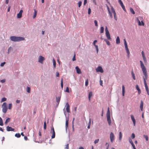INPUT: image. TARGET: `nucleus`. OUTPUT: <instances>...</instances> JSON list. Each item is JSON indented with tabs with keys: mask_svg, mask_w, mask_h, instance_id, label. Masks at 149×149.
<instances>
[{
	"mask_svg": "<svg viewBox=\"0 0 149 149\" xmlns=\"http://www.w3.org/2000/svg\"><path fill=\"white\" fill-rule=\"evenodd\" d=\"M140 66L141 68L143 74L144 75L143 78L146 90L147 92V94L148 95H149V90L146 81V80L147 79L148 77L147 70L144 64L141 61H140Z\"/></svg>",
	"mask_w": 149,
	"mask_h": 149,
	"instance_id": "f257e3e1",
	"label": "nucleus"
},
{
	"mask_svg": "<svg viewBox=\"0 0 149 149\" xmlns=\"http://www.w3.org/2000/svg\"><path fill=\"white\" fill-rule=\"evenodd\" d=\"M10 39L11 40L13 41H19L24 40L25 39L23 37H16L15 36H11Z\"/></svg>",
	"mask_w": 149,
	"mask_h": 149,
	"instance_id": "f03ea898",
	"label": "nucleus"
},
{
	"mask_svg": "<svg viewBox=\"0 0 149 149\" xmlns=\"http://www.w3.org/2000/svg\"><path fill=\"white\" fill-rule=\"evenodd\" d=\"M107 120L109 125H111V121L110 117V112L109 107L108 108V110L107 113Z\"/></svg>",
	"mask_w": 149,
	"mask_h": 149,
	"instance_id": "7ed1b4c3",
	"label": "nucleus"
},
{
	"mask_svg": "<svg viewBox=\"0 0 149 149\" xmlns=\"http://www.w3.org/2000/svg\"><path fill=\"white\" fill-rule=\"evenodd\" d=\"M124 45L125 47V50L126 51V53H127V56L128 58H129L130 57V52L128 47V46L127 45V43L126 40L124 39Z\"/></svg>",
	"mask_w": 149,
	"mask_h": 149,
	"instance_id": "20e7f679",
	"label": "nucleus"
},
{
	"mask_svg": "<svg viewBox=\"0 0 149 149\" xmlns=\"http://www.w3.org/2000/svg\"><path fill=\"white\" fill-rule=\"evenodd\" d=\"M50 133L52 134L51 136L52 138L54 139L55 138V133L54 127H53V125H52L51 127V130L50 132Z\"/></svg>",
	"mask_w": 149,
	"mask_h": 149,
	"instance_id": "39448f33",
	"label": "nucleus"
},
{
	"mask_svg": "<svg viewBox=\"0 0 149 149\" xmlns=\"http://www.w3.org/2000/svg\"><path fill=\"white\" fill-rule=\"evenodd\" d=\"M2 107L3 112L4 113H6L7 110V104L6 102H4L3 103L2 105Z\"/></svg>",
	"mask_w": 149,
	"mask_h": 149,
	"instance_id": "423d86ee",
	"label": "nucleus"
},
{
	"mask_svg": "<svg viewBox=\"0 0 149 149\" xmlns=\"http://www.w3.org/2000/svg\"><path fill=\"white\" fill-rule=\"evenodd\" d=\"M110 139L111 142L112 143L114 140V136L112 132L110 133Z\"/></svg>",
	"mask_w": 149,
	"mask_h": 149,
	"instance_id": "0eeeda50",
	"label": "nucleus"
},
{
	"mask_svg": "<svg viewBox=\"0 0 149 149\" xmlns=\"http://www.w3.org/2000/svg\"><path fill=\"white\" fill-rule=\"evenodd\" d=\"M118 2L120 5L122 7L123 10L125 12H126V10L125 8V6H124L122 1L121 0H119Z\"/></svg>",
	"mask_w": 149,
	"mask_h": 149,
	"instance_id": "6e6552de",
	"label": "nucleus"
},
{
	"mask_svg": "<svg viewBox=\"0 0 149 149\" xmlns=\"http://www.w3.org/2000/svg\"><path fill=\"white\" fill-rule=\"evenodd\" d=\"M45 58L42 56H40L38 58V62L42 64L43 63V61L45 60Z\"/></svg>",
	"mask_w": 149,
	"mask_h": 149,
	"instance_id": "1a4fd4ad",
	"label": "nucleus"
},
{
	"mask_svg": "<svg viewBox=\"0 0 149 149\" xmlns=\"http://www.w3.org/2000/svg\"><path fill=\"white\" fill-rule=\"evenodd\" d=\"M97 72H100L101 73H103L104 72L101 66H98L96 69Z\"/></svg>",
	"mask_w": 149,
	"mask_h": 149,
	"instance_id": "9d476101",
	"label": "nucleus"
},
{
	"mask_svg": "<svg viewBox=\"0 0 149 149\" xmlns=\"http://www.w3.org/2000/svg\"><path fill=\"white\" fill-rule=\"evenodd\" d=\"M141 54L143 60V61L145 63H146L147 62L145 56V53L143 51H142L141 52Z\"/></svg>",
	"mask_w": 149,
	"mask_h": 149,
	"instance_id": "9b49d317",
	"label": "nucleus"
},
{
	"mask_svg": "<svg viewBox=\"0 0 149 149\" xmlns=\"http://www.w3.org/2000/svg\"><path fill=\"white\" fill-rule=\"evenodd\" d=\"M66 110L67 112H70V106L68 102L66 104Z\"/></svg>",
	"mask_w": 149,
	"mask_h": 149,
	"instance_id": "f8f14e48",
	"label": "nucleus"
},
{
	"mask_svg": "<svg viewBox=\"0 0 149 149\" xmlns=\"http://www.w3.org/2000/svg\"><path fill=\"white\" fill-rule=\"evenodd\" d=\"M23 12L22 10H20L19 13L17 15V18H20L22 17V13Z\"/></svg>",
	"mask_w": 149,
	"mask_h": 149,
	"instance_id": "ddd939ff",
	"label": "nucleus"
},
{
	"mask_svg": "<svg viewBox=\"0 0 149 149\" xmlns=\"http://www.w3.org/2000/svg\"><path fill=\"white\" fill-rule=\"evenodd\" d=\"M111 11L113 13V14L114 15V17L115 19V20L116 21L117 20V16L116 15V14L115 12V11L114 10V9L112 8L111 9Z\"/></svg>",
	"mask_w": 149,
	"mask_h": 149,
	"instance_id": "4468645a",
	"label": "nucleus"
},
{
	"mask_svg": "<svg viewBox=\"0 0 149 149\" xmlns=\"http://www.w3.org/2000/svg\"><path fill=\"white\" fill-rule=\"evenodd\" d=\"M6 130L8 131H14L15 130V129L14 128H13L11 127H10L9 126H7L6 127Z\"/></svg>",
	"mask_w": 149,
	"mask_h": 149,
	"instance_id": "2eb2a0df",
	"label": "nucleus"
},
{
	"mask_svg": "<svg viewBox=\"0 0 149 149\" xmlns=\"http://www.w3.org/2000/svg\"><path fill=\"white\" fill-rule=\"evenodd\" d=\"M78 74H80L81 73V70L79 68L78 66H76L75 68Z\"/></svg>",
	"mask_w": 149,
	"mask_h": 149,
	"instance_id": "dca6fc26",
	"label": "nucleus"
},
{
	"mask_svg": "<svg viewBox=\"0 0 149 149\" xmlns=\"http://www.w3.org/2000/svg\"><path fill=\"white\" fill-rule=\"evenodd\" d=\"M131 119H132V120L133 122L134 125H135V124L136 120H135V119L134 118V117L133 115H131Z\"/></svg>",
	"mask_w": 149,
	"mask_h": 149,
	"instance_id": "f3484780",
	"label": "nucleus"
},
{
	"mask_svg": "<svg viewBox=\"0 0 149 149\" xmlns=\"http://www.w3.org/2000/svg\"><path fill=\"white\" fill-rule=\"evenodd\" d=\"M122 95L123 96H124L125 93V87L124 85H123L122 86Z\"/></svg>",
	"mask_w": 149,
	"mask_h": 149,
	"instance_id": "a211bd4d",
	"label": "nucleus"
},
{
	"mask_svg": "<svg viewBox=\"0 0 149 149\" xmlns=\"http://www.w3.org/2000/svg\"><path fill=\"white\" fill-rule=\"evenodd\" d=\"M61 96H59L58 97H57L56 98V102L58 103V104H59V102H60V99H61Z\"/></svg>",
	"mask_w": 149,
	"mask_h": 149,
	"instance_id": "6ab92c4d",
	"label": "nucleus"
},
{
	"mask_svg": "<svg viewBox=\"0 0 149 149\" xmlns=\"http://www.w3.org/2000/svg\"><path fill=\"white\" fill-rule=\"evenodd\" d=\"M93 95V93L92 92H90L88 94V98L89 100L90 101L91 100V97Z\"/></svg>",
	"mask_w": 149,
	"mask_h": 149,
	"instance_id": "aec40b11",
	"label": "nucleus"
},
{
	"mask_svg": "<svg viewBox=\"0 0 149 149\" xmlns=\"http://www.w3.org/2000/svg\"><path fill=\"white\" fill-rule=\"evenodd\" d=\"M116 43L117 44H118L120 43V40L119 37H118V36L116 38Z\"/></svg>",
	"mask_w": 149,
	"mask_h": 149,
	"instance_id": "412c9836",
	"label": "nucleus"
},
{
	"mask_svg": "<svg viewBox=\"0 0 149 149\" xmlns=\"http://www.w3.org/2000/svg\"><path fill=\"white\" fill-rule=\"evenodd\" d=\"M105 31L106 32V35L110 34L109 31L107 27V26L105 27Z\"/></svg>",
	"mask_w": 149,
	"mask_h": 149,
	"instance_id": "4be33fe9",
	"label": "nucleus"
},
{
	"mask_svg": "<svg viewBox=\"0 0 149 149\" xmlns=\"http://www.w3.org/2000/svg\"><path fill=\"white\" fill-rule=\"evenodd\" d=\"M143 102L142 101H141V103L140 104V109L142 111H143Z\"/></svg>",
	"mask_w": 149,
	"mask_h": 149,
	"instance_id": "5701e85b",
	"label": "nucleus"
},
{
	"mask_svg": "<svg viewBox=\"0 0 149 149\" xmlns=\"http://www.w3.org/2000/svg\"><path fill=\"white\" fill-rule=\"evenodd\" d=\"M122 134L121 132L119 133V139L120 141L122 139Z\"/></svg>",
	"mask_w": 149,
	"mask_h": 149,
	"instance_id": "b1692460",
	"label": "nucleus"
},
{
	"mask_svg": "<svg viewBox=\"0 0 149 149\" xmlns=\"http://www.w3.org/2000/svg\"><path fill=\"white\" fill-rule=\"evenodd\" d=\"M37 14V11L35 10H34V14L33 16V18H34L36 17Z\"/></svg>",
	"mask_w": 149,
	"mask_h": 149,
	"instance_id": "393cba45",
	"label": "nucleus"
},
{
	"mask_svg": "<svg viewBox=\"0 0 149 149\" xmlns=\"http://www.w3.org/2000/svg\"><path fill=\"white\" fill-rule=\"evenodd\" d=\"M130 12L131 13H132L133 14H135V12H134V10L133 9V8H132L131 7H130Z\"/></svg>",
	"mask_w": 149,
	"mask_h": 149,
	"instance_id": "a878e982",
	"label": "nucleus"
},
{
	"mask_svg": "<svg viewBox=\"0 0 149 149\" xmlns=\"http://www.w3.org/2000/svg\"><path fill=\"white\" fill-rule=\"evenodd\" d=\"M131 73H132V76L133 79L134 80H135V78L134 74V72H133L132 70V71Z\"/></svg>",
	"mask_w": 149,
	"mask_h": 149,
	"instance_id": "bb28decb",
	"label": "nucleus"
},
{
	"mask_svg": "<svg viewBox=\"0 0 149 149\" xmlns=\"http://www.w3.org/2000/svg\"><path fill=\"white\" fill-rule=\"evenodd\" d=\"M53 61L54 67V68H56V62L55 60V59L54 58H53Z\"/></svg>",
	"mask_w": 149,
	"mask_h": 149,
	"instance_id": "cd10ccee",
	"label": "nucleus"
},
{
	"mask_svg": "<svg viewBox=\"0 0 149 149\" xmlns=\"http://www.w3.org/2000/svg\"><path fill=\"white\" fill-rule=\"evenodd\" d=\"M3 125L2 119L1 117H0V125L3 126Z\"/></svg>",
	"mask_w": 149,
	"mask_h": 149,
	"instance_id": "c85d7f7f",
	"label": "nucleus"
},
{
	"mask_svg": "<svg viewBox=\"0 0 149 149\" xmlns=\"http://www.w3.org/2000/svg\"><path fill=\"white\" fill-rule=\"evenodd\" d=\"M10 118H7L5 123V124H7L8 123L10 122Z\"/></svg>",
	"mask_w": 149,
	"mask_h": 149,
	"instance_id": "c756f323",
	"label": "nucleus"
},
{
	"mask_svg": "<svg viewBox=\"0 0 149 149\" xmlns=\"http://www.w3.org/2000/svg\"><path fill=\"white\" fill-rule=\"evenodd\" d=\"M104 31V28L103 27H101L100 28V32L101 33H103Z\"/></svg>",
	"mask_w": 149,
	"mask_h": 149,
	"instance_id": "7c9ffc66",
	"label": "nucleus"
},
{
	"mask_svg": "<svg viewBox=\"0 0 149 149\" xmlns=\"http://www.w3.org/2000/svg\"><path fill=\"white\" fill-rule=\"evenodd\" d=\"M104 41L106 42L107 43V44L108 45H110V43L109 42L108 40H107L104 39Z\"/></svg>",
	"mask_w": 149,
	"mask_h": 149,
	"instance_id": "2f4dec72",
	"label": "nucleus"
},
{
	"mask_svg": "<svg viewBox=\"0 0 149 149\" xmlns=\"http://www.w3.org/2000/svg\"><path fill=\"white\" fill-rule=\"evenodd\" d=\"M15 136L17 138H19L21 136V135L19 133H17L15 134Z\"/></svg>",
	"mask_w": 149,
	"mask_h": 149,
	"instance_id": "473e14b6",
	"label": "nucleus"
},
{
	"mask_svg": "<svg viewBox=\"0 0 149 149\" xmlns=\"http://www.w3.org/2000/svg\"><path fill=\"white\" fill-rule=\"evenodd\" d=\"M46 127H47V125H46V122L45 121L44 123V128L45 130L46 129Z\"/></svg>",
	"mask_w": 149,
	"mask_h": 149,
	"instance_id": "72a5a7b5",
	"label": "nucleus"
},
{
	"mask_svg": "<svg viewBox=\"0 0 149 149\" xmlns=\"http://www.w3.org/2000/svg\"><path fill=\"white\" fill-rule=\"evenodd\" d=\"M106 36L108 40H110L111 39L110 34L106 35Z\"/></svg>",
	"mask_w": 149,
	"mask_h": 149,
	"instance_id": "f704fd0d",
	"label": "nucleus"
},
{
	"mask_svg": "<svg viewBox=\"0 0 149 149\" xmlns=\"http://www.w3.org/2000/svg\"><path fill=\"white\" fill-rule=\"evenodd\" d=\"M27 91L28 93L30 92V88L29 87H27Z\"/></svg>",
	"mask_w": 149,
	"mask_h": 149,
	"instance_id": "c9c22d12",
	"label": "nucleus"
},
{
	"mask_svg": "<svg viewBox=\"0 0 149 149\" xmlns=\"http://www.w3.org/2000/svg\"><path fill=\"white\" fill-rule=\"evenodd\" d=\"M136 88L137 89V90L138 91V93H139L140 92V89L139 88V86L138 85H136Z\"/></svg>",
	"mask_w": 149,
	"mask_h": 149,
	"instance_id": "e433bc0d",
	"label": "nucleus"
},
{
	"mask_svg": "<svg viewBox=\"0 0 149 149\" xmlns=\"http://www.w3.org/2000/svg\"><path fill=\"white\" fill-rule=\"evenodd\" d=\"M94 46H95V49H96L97 51V53H98V46L97 45H94Z\"/></svg>",
	"mask_w": 149,
	"mask_h": 149,
	"instance_id": "4c0bfd02",
	"label": "nucleus"
},
{
	"mask_svg": "<svg viewBox=\"0 0 149 149\" xmlns=\"http://www.w3.org/2000/svg\"><path fill=\"white\" fill-rule=\"evenodd\" d=\"M143 136L144 138H145L146 140L148 141V136L147 135H144Z\"/></svg>",
	"mask_w": 149,
	"mask_h": 149,
	"instance_id": "58836bf2",
	"label": "nucleus"
},
{
	"mask_svg": "<svg viewBox=\"0 0 149 149\" xmlns=\"http://www.w3.org/2000/svg\"><path fill=\"white\" fill-rule=\"evenodd\" d=\"M129 141L130 143L132 144H133V141L130 138H129Z\"/></svg>",
	"mask_w": 149,
	"mask_h": 149,
	"instance_id": "ea45409f",
	"label": "nucleus"
},
{
	"mask_svg": "<svg viewBox=\"0 0 149 149\" xmlns=\"http://www.w3.org/2000/svg\"><path fill=\"white\" fill-rule=\"evenodd\" d=\"M12 107V104H9L8 105V109H11Z\"/></svg>",
	"mask_w": 149,
	"mask_h": 149,
	"instance_id": "a19ab883",
	"label": "nucleus"
},
{
	"mask_svg": "<svg viewBox=\"0 0 149 149\" xmlns=\"http://www.w3.org/2000/svg\"><path fill=\"white\" fill-rule=\"evenodd\" d=\"M108 11H109V14L110 15V17L111 18H112V14L109 11V9L108 7Z\"/></svg>",
	"mask_w": 149,
	"mask_h": 149,
	"instance_id": "79ce46f5",
	"label": "nucleus"
},
{
	"mask_svg": "<svg viewBox=\"0 0 149 149\" xmlns=\"http://www.w3.org/2000/svg\"><path fill=\"white\" fill-rule=\"evenodd\" d=\"M82 2L81 1H80L78 2V7H80L81 6Z\"/></svg>",
	"mask_w": 149,
	"mask_h": 149,
	"instance_id": "37998d69",
	"label": "nucleus"
},
{
	"mask_svg": "<svg viewBox=\"0 0 149 149\" xmlns=\"http://www.w3.org/2000/svg\"><path fill=\"white\" fill-rule=\"evenodd\" d=\"M90 124H91V119L90 118L89 122V123H88V126L87 127V128L88 129H89L90 128Z\"/></svg>",
	"mask_w": 149,
	"mask_h": 149,
	"instance_id": "c03bdc74",
	"label": "nucleus"
},
{
	"mask_svg": "<svg viewBox=\"0 0 149 149\" xmlns=\"http://www.w3.org/2000/svg\"><path fill=\"white\" fill-rule=\"evenodd\" d=\"M6 98L5 97H3L2 99L1 102H3L6 101Z\"/></svg>",
	"mask_w": 149,
	"mask_h": 149,
	"instance_id": "a18cd8bd",
	"label": "nucleus"
},
{
	"mask_svg": "<svg viewBox=\"0 0 149 149\" xmlns=\"http://www.w3.org/2000/svg\"><path fill=\"white\" fill-rule=\"evenodd\" d=\"M88 85V80L87 79L85 81V85L87 86Z\"/></svg>",
	"mask_w": 149,
	"mask_h": 149,
	"instance_id": "49530a36",
	"label": "nucleus"
},
{
	"mask_svg": "<svg viewBox=\"0 0 149 149\" xmlns=\"http://www.w3.org/2000/svg\"><path fill=\"white\" fill-rule=\"evenodd\" d=\"M94 22L95 24V26H98V24L97 23V20H95L94 21Z\"/></svg>",
	"mask_w": 149,
	"mask_h": 149,
	"instance_id": "de8ad7c7",
	"label": "nucleus"
},
{
	"mask_svg": "<svg viewBox=\"0 0 149 149\" xmlns=\"http://www.w3.org/2000/svg\"><path fill=\"white\" fill-rule=\"evenodd\" d=\"M135 134L134 133H132L131 135V137L132 139H133L135 138Z\"/></svg>",
	"mask_w": 149,
	"mask_h": 149,
	"instance_id": "09e8293b",
	"label": "nucleus"
},
{
	"mask_svg": "<svg viewBox=\"0 0 149 149\" xmlns=\"http://www.w3.org/2000/svg\"><path fill=\"white\" fill-rule=\"evenodd\" d=\"M106 145L107 146L106 147V149H108L109 146V144L108 143H106Z\"/></svg>",
	"mask_w": 149,
	"mask_h": 149,
	"instance_id": "8fccbe9b",
	"label": "nucleus"
},
{
	"mask_svg": "<svg viewBox=\"0 0 149 149\" xmlns=\"http://www.w3.org/2000/svg\"><path fill=\"white\" fill-rule=\"evenodd\" d=\"M61 86L62 88H63V79L62 78L61 82Z\"/></svg>",
	"mask_w": 149,
	"mask_h": 149,
	"instance_id": "3c124183",
	"label": "nucleus"
},
{
	"mask_svg": "<svg viewBox=\"0 0 149 149\" xmlns=\"http://www.w3.org/2000/svg\"><path fill=\"white\" fill-rule=\"evenodd\" d=\"M99 141V139H96L94 142V143L95 144H96V143H98Z\"/></svg>",
	"mask_w": 149,
	"mask_h": 149,
	"instance_id": "603ef678",
	"label": "nucleus"
},
{
	"mask_svg": "<svg viewBox=\"0 0 149 149\" xmlns=\"http://www.w3.org/2000/svg\"><path fill=\"white\" fill-rule=\"evenodd\" d=\"M91 12V10L90 8H89L88 9V14H90Z\"/></svg>",
	"mask_w": 149,
	"mask_h": 149,
	"instance_id": "864d4df0",
	"label": "nucleus"
},
{
	"mask_svg": "<svg viewBox=\"0 0 149 149\" xmlns=\"http://www.w3.org/2000/svg\"><path fill=\"white\" fill-rule=\"evenodd\" d=\"M68 120H66V123H65V126H66V127H68Z\"/></svg>",
	"mask_w": 149,
	"mask_h": 149,
	"instance_id": "5fc2aeb1",
	"label": "nucleus"
},
{
	"mask_svg": "<svg viewBox=\"0 0 149 149\" xmlns=\"http://www.w3.org/2000/svg\"><path fill=\"white\" fill-rule=\"evenodd\" d=\"M69 148V144H67L65 146V149H68Z\"/></svg>",
	"mask_w": 149,
	"mask_h": 149,
	"instance_id": "6e6d98bb",
	"label": "nucleus"
},
{
	"mask_svg": "<svg viewBox=\"0 0 149 149\" xmlns=\"http://www.w3.org/2000/svg\"><path fill=\"white\" fill-rule=\"evenodd\" d=\"M65 91L68 93L69 92V89L68 87L66 88Z\"/></svg>",
	"mask_w": 149,
	"mask_h": 149,
	"instance_id": "4d7b16f0",
	"label": "nucleus"
},
{
	"mask_svg": "<svg viewBox=\"0 0 149 149\" xmlns=\"http://www.w3.org/2000/svg\"><path fill=\"white\" fill-rule=\"evenodd\" d=\"M144 24L143 21H141V22H140V26L142 25L144 26Z\"/></svg>",
	"mask_w": 149,
	"mask_h": 149,
	"instance_id": "13d9d810",
	"label": "nucleus"
},
{
	"mask_svg": "<svg viewBox=\"0 0 149 149\" xmlns=\"http://www.w3.org/2000/svg\"><path fill=\"white\" fill-rule=\"evenodd\" d=\"M5 63H6L5 62L2 63L1 64L0 66L1 67L3 66Z\"/></svg>",
	"mask_w": 149,
	"mask_h": 149,
	"instance_id": "bf43d9fd",
	"label": "nucleus"
},
{
	"mask_svg": "<svg viewBox=\"0 0 149 149\" xmlns=\"http://www.w3.org/2000/svg\"><path fill=\"white\" fill-rule=\"evenodd\" d=\"M76 60V58H75V54H74V56L73 58H72V60L73 61H74Z\"/></svg>",
	"mask_w": 149,
	"mask_h": 149,
	"instance_id": "052dcab7",
	"label": "nucleus"
},
{
	"mask_svg": "<svg viewBox=\"0 0 149 149\" xmlns=\"http://www.w3.org/2000/svg\"><path fill=\"white\" fill-rule=\"evenodd\" d=\"M11 49H12V48L10 47L9 49H8V54L10 52V51L11 50Z\"/></svg>",
	"mask_w": 149,
	"mask_h": 149,
	"instance_id": "680f3d73",
	"label": "nucleus"
},
{
	"mask_svg": "<svg viewBox=\"0 0 149 149\" xmlns=\"http://www.w3.org/2000/svg\"><path fill=\"white\" fill-rule=\"evenodd\" d=\"M6 81V79H2L1 80V83H3L5 82Z\"/></svg>",
	"mask_w": 149,
	"mask_h": 149,
	"instance_id": "e2e57ef3",
	"label": "nucleus"
},
{
	"mask_svg": "<svg viewBox=\"0 0 149 149\" xmlns=\"http://www.w3.org/2000/svg\"><path fill=\"white\" fill-rule=\"evenodd\" d=\"M137 21L138 22L139 25L140 26V20L138 18H137Z\"/></svg>",
	"mask_w": 149,
	"mask_h": 149,
	"instance_id": "0e129e2a",
	"label": "nucleus"
},
{
	"mask_svg": "<svg viewBox=\"0 0 149 149\" xmlns=\"http://www.w3.org/2000/svg\"><path fill=\"white\" fill-rule=\"evenodd\" d=\"M87 3V0H84V5H85Z\"/></svg>",
	"mask_w": 149,
	"mask_h": 149,
	"instance_id": "69168bd1",
	"label": "nucleus"
},
{
	"mask_svg": "<svg viewBox=\"0 0 149 149\" xmlns=\"http://www.w3.org/2000/svg\"><path fill=\"white\" fill-rule=\"evenodd\" d=\"M97 40H95L93 42V44L94 46L96 45L95 44L97 42Z\"/></svg>",
	"mask_w": 149,
	"mask_h": 149,
	"instance_id": "338daca9",
	"label": "nucleus"
},
{
	"mask_svg": "<svg viewBox=\"0 0 149 149\" xmlns=\"http://www.w3.org/2000/svg\"><path fill=\"white\" fill-rule=\"evenodd\" d=\"M24 140L26 141L28 139V138L26 136H24Z\"/></svg>",
	"mask_w": 149,
	"mask_h": 149,
	"instance_id": "774afa93",
	"label": "nucleus"
}]
</instances>
